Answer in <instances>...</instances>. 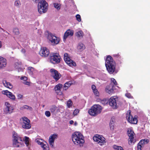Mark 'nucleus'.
I'll list each match as a JSON object with an SVG mask.
<instances>
[{
	"label": "nucleus",
	"mask_w": 150,
	"mask_h": 150,
	"mask_svg": "<svg viewBox=\"0 0 150 150\" xmlns=\"http://www.w3.org/2000/svg\"><path fill=\"white\" fill-rule=\"evenodd\" d=\"M56 107L54 106L53 105L52 106H51L50 107V110L51 112H54L56 110Z\"/></svg>",
	"instance_id": "obj_37"
},
{
	"label": "nucleus",
	"mask_w": 150,
	"mask_h": 150,
	"mask_svg": "<svg viewBox=\"0 0 150 150\" xmlns=\"http://www.w3.org/2000/svg\"><path fill=\"white\" fill-rule=\"evenodd\" d=\"M131 111L129 110L128 112L126 114V117L129 122L131 123V120L130 119Z\"/></svg>",
	"instance_id": "obj_26"
},
{
	"label": "nucleus",
	"mask_w": 150,
	"mask_h": 150,
	"mask_svg": "<svg viewBox=\"0 0 150 150\" xmlns=\"http://www.w3.org/2000/svg\"><path fill=\"white\" fill-rule=\"evenodd\" d=\"M74 123V121L72 120H71L69 121V123L70 124H72Z\"/></svg>",
	"instance_id": "obj_57"
},
{
	"label": "nucleus",
	"mask_w": 150,
	"mask_h": 150,
	"mask_svg": "<svg viewBox=\"0 0 150 150\" xmlns=\"http://www.w3.org/2000/svg\"><path fill=\"white\" fill-rule=\"evenodd\" d=\"M23 122L22 123V127L23 128L28 129L31 127V125L30 124V120L26 117H24L22 118Z\"/></svg>",
	"instance_id": "obj_10"
},
{
	"label": "nucleus",
	"mask_w": 150,
	"mask_h": 150,
	"mask_svg": "<svg viewBox=\"0 0 150 150\" xmlns=\"http://www.w3.org/2000/svg\"><path fill=\"white\" fill-rule=\"evenodd\" d=\"M113 56L115 57H118L120 56V55L118 54H113Z\"/></svg>",
	"instance_id": "obj_56"
},
{
	"label": "nucleus",
	"mask_w": 150,
	"mask_h": 150,
	"mask_svg": "<svg viewBox=\"0 0 150 150\" xmlns=\"http://www.w3.org/2000/svg\"><path fill=\"white\" fill-rule=\"evenodd\" d=\"M132 115V124H136L138 122V116L137 115L134 116V117L133 118Z\"/></svg>",
	"instance_id": "obj_28"
},
{
	"label": "nucleus",
	"mask_w": 150,
	"mask_h": 150,
	"mask_svg": "<svg viewBox=\"0 0 150 150\" xmlns=\"http://www.w3.org/2000/svg\"><path fill=\"white\" fill-rule=\"evenodd\" d=\"M29 143V141H25V144L27 145Z\"/></svg>",
	"instance_id": "obj_58"
},
{
	"label": "nucleus",
	"mask_w": 150,
	"mask_h": 150,
	"mask_svg": "<svg viewBox=\"0 0 150 150\" xmlns=\"http://www.w3.org/2000/svg\"><path fill=\"white\" fill-rule=\"evenodd\" d=\"M102 109L100 105H94L89 110L88 113L91 116H95L101 112Z\"/></svg>",
	"instance_id": "obj_3"
},
{
	"label": "nucleus",
	"mask_w": 150,
	"mask_h": 150,
	"mask_svg": "<svg viewBox=\"0 0 150 150\" xmlns=\"http://www.w3.org/2000/svg\"><path fill=\"white\" fill-rule=\"evenodd\" d=\"M13 32L16 35H18L20 33L19 29L17 28H13Z\"/></svg>",
	"instance_id": "obj_31"
},
{
	"label": "nucleus",
	"mask_w": 150,
	"mask_h": 150,
	"mask_svg": "<svg viewBox=\"0 0 150 150\" xmlns=\"http://www.w3.org/2000/svg\"><path fill=\"white\" fill-rule=\"evenodd\" d=\"M135 134L134 132L132 130V143H134L136 142V140L134 139Z\"/></svg>",
	"instance_id": "obj_42"
},
{
	"label": "nucleus",
	"mask_w": 150,
	"mask_h": 150,
	"mask_svg": "<svg viewBox=\"0 0 150 150\" xmlns=\"http://www.w3.org/2000/svg\"><path fill=\"white\" fill-rule=\"evenodd\" d=\"M23 83L25 85H29L30 84V83L27 81H24L23 82Z\"/></svg>",
	"instance_id": "obj_52"
},
{
	"label": "nucleus",
	"mask_w": 150,
	"mask_h": 150,
	"mask_svg": "<svg viewBox=\"0 0 150 150\" xmlns=\"http://www.w3.org/2000/svg\"><path fill=\"white\" fill-rule=\"evenodd\" d=\"M76 35L77 38H81L83 36L84 33L81 30L79 31L76 33Z\"/></svg>",
	"instance_id": "obj_27"
},
{
	"label": "nucleus",
	"mask_w": 150,
	"mask_h": 150,
	"mask_svg": "<svg viewBox=\"0 0 150 150\" xmlns=\"http://www.w3.org/2000/svg\"><path fill=\"white\" fill-rule=\"evenodd\" d=\"M76 20L77 21H78L79 22H80L81 21V16L79 14H77L76 16Z\"/></svg>",
	"instance_id": "obj_43"
},
{
	"label": "nucleus",
	"mask_w": 150,
	"mask_h": 150,
	"mask_svg": "<svg viewBox=\"0 0 150 150\" xmlns=\"http://www.w3.org/2000/svg\"><path fill=\"white\" fill-rule=\"evenodd\" d=\"M111 83H112L113 84V87L114 86H116L117 84V83L115 80L113 78L111 79Z\"/></svg>",
	"instance_id": "obj_39"
},
{
	"label": "nucleus",
	"mask_w": 150,
	"mask_h": 150,
	"mask_svg": "<svg viewBox=\"0 0 150 150\" xmlns=\"http://www.w3.org/2000/svg\"><path fill=\"white\" fill-rule=\"evenodd\" d=\"M3 83L4 86L7 88L11 89L13 87L11 84L10 83L7 82L6 80L3 81Z\"/></svg>",
	"instance_id": "obj_22"
},
{
	"label": "nucleus",
	"mask_w": 150,
	"mask_h": 150,
	"mask_svg": "<svg viewBox=\"0 0 150 150\" xmlns=\"http://www.w3.org/2000/svg\"><path fill=\"white\" fill-rule=\"evenodd\" d=\"M60 57L59 54L53 53L50 54V62L54 64L58 63L60 62Z\"/></svg>",
	"instance_id": "obj_6"
},
{
	"label": "nucleus",
	"mask_w": 150,
	"mask_h": 150,
	"mask_svg": "<svg viewBox=\"0 0 150 150\" xmlns=\"http://www.w3.org/2000/svg\"><path fill=\"white\" fill-rule=\"evenodd\" d=\"M105 65L108 72L112 74L114 71L115 68V63L113 61V58L110 56H107L105 61Z\"/></svg>",
	"instance_id": "obj_1"
},
{
	"label": "nucleus",
	"mask_w": 150,
	"mask_h": 150,
	"mask_svg": "<svg viewBox=\"0 0 150 150\" xmlns=\"http://www.w3.org/2000/svg\"><path fill=\"white\" fill-rule=\"evenodd\" d=\"M74 125L75 126H76L77 125V123L76 122H75L74 123Z\"/></svg>",
	"instance_id": "obj_60"
},
{
	"label": "nucleus",
	"mask_w": 150,
	"mask_h": 150,
	"mask_svg": "<svg viewBox=\"0 0 150 150\" xmlns=\"http://www.w3.org/2000/svg\"><path fill=\"white\" fill-rule=\"evenodd\" d=\"M18 99L22 98L23 97V96L21 94H19L18 95Z\"/></svg>",
	"instance_id": "obj_54"
},
{
	"label": "nucleus",
	"mask_w": 150,
	"mask_h": 150,
	"mask_svg": "<svg viewBox=\"0 0 150 150\" xmlns=\"http://www.w3.org/2000/svg\"><path fill=\"white\" fill-rule=\"evenodd\" d=\"M25 109H27L29 110H32V108L31 107L26 105H24L20 108L21 110H23Z\"/></svg>",
	"instance_id": "obj_29"
},
{
	"label": "nucleus",
	"mask_w": 150,
	"mask_h": 150,
	"mask_svg": "<svg viewBox=\"0 0 150 150\" xmlns=\"http://www.w3.org/2000/svg\"><path fill=\"white\" fill-rule=\"evenodd\" d=\"M113 148L115 150H123V148L121 146L114 145Z\"/></svg>",
	"instance_id": "obj_35"
},
{
	"label": "nucleus",
	"mask_w": 150,
	"mask_h": 150,
	"mask_svg": "<svg viewBox=\"0 0 150 150\" xmlns=\"http://www.w3.org/2000/svg\"><path fill=\"white\" fill-rule=\"evenodd\" d=\"M109 104L113 108H117L116 100L113 97H111L109 99Z\"/></svg>",
	"instance_id": "obj_16"
},
{
	"label": "nucleus",
	"mask_w": 150,
	"mask_h": 150,
	"mask_svg": "<svg viewBox=\"0 0 150 150\" xmlns=\"http://www.w3.org/2000/svg\"><path fill=\"white\" fill-rule=\"evenodd\" d=\"M93 91V93L96 96H99V93L97 89L96 90H94V91Z\"/></svg>",
	"instance_id": "obj_47"
},
{
	"label": "nucleus",
	"mask_w": 150,
	"mask_h": 150,
	"mask_svg": "<svg viewBox=\"0 0 150 150\" xmlns=\"http://www.w3.org/2000/svg\"><path fill=\"white\" fill-rule=\"evenodd\" d=\"M21 80H23L24 81H26L27 80L28 78L26 76H23L22 77H21Z\"/></svg>",
	"instance_id": "obj_49"
},
{
	"label": "nucleus",
	"mask_w": 150,
	"mask_h": 150,
	"mask_svg": "<svg viewBox=\"0 0 150 150\" xmlns=\"http://www.w3.org/2000/svg\"><path fill=\"white\" fill-rule=\"evenodd\" d=\"M125 95L126 96V97H127L128 98H131V95L130 93H127L125 94Z\"/></svg>",
	"instance_id": "obj_50"
},
{
	"label": "nucleus",
	"mask_w": 150,
	"mask_h": 150,
	"mask_svg": "<svg viewBox=\"0 0 150 150\" xmlns=\"http://www.w3.org/2000/svg\"><path fill=\"white\" fill-rule=\"evenodd\" d=\"M54 7L57 10H59L60 8V4L57 3H54Z\"/></svg>",
	"instance_id": "obj_33"
},
{
	"label": "nucleus",
	"mask_w": 150,
	"mask_h": 150,
	"mask_svg": "<svg viewBox=\"0 0 150 150\" xmlns=\"http://www.w3.org/2000/svg\"><path fill=\"white\" fill-rule=\"evenodd\" d=\"M79 112V110L78 109H75L73 113V115L74 116L76 115Z\"/></svg>",
	"instance_id": "obj_44"
},
{
	"label": "nucleus",
	"mask_w": 150,
	"mask_h": 150,
	"mask_svg": "<svg viewBox=\"0 0 150 150\" xmlns=\"http://www.w3.org/2000/svg\"><path fill=\"white\" fill-rule=\"evenodd\" d=\"M50 72L51 76L56 81H57L61 78V75L55 69H51Z\"/></svg>",
	"instance_id": "obj_9"
},
{
	"label": "nucleus",
	"mask_w": 150,
	"mask_h": 150,
	"mask_svg": "<svg viewBox=\"0 0 150 150\" xmlns=\"http://www.w3.org/2000/svg\"><path fill=\"white\" fill-rule=\"evenodd\" d=\"M107 100L105 99H103L101 101V103L104 105L106 104L107 103Z\"/></svg>",
	"instance_id": "obj_48"
},
{
	"label": "nucleus",
	"mask_w": 150,
	"mask_h": 150,
	"mask_svg": "<svg viewBox=\"0 0 150 150\" xmlns=\"http://www.w3.org/2000/svg\"><path fill=\"white\" fill-rule=\"evenodd\" d=\"M131 129L129 128L128 129L127 132V134L129 137L128 139L129 144L130 145L131 144Z\"/></svg>",
	"instance_id": "obj_23"
},
{
	"label": "nucleus",
	"mask_w": 150,
	"mask_h": 150,
	"mask_svg": "<svg viewBox=\"0 0 150 150\" xmlns=\"http://www.w3.org/2000/svg\"><path fill=\"white\" fill-rule=\"evenodd\" d=\"M14 110L12 105L8 102H5L4 109V113L6 114H10L13 112Z\"/></svg>",
	"instance_id": "obj_7"
},
{
	"label": "nucleus",
	"mask_w": 150,
	"mask_h": 150,
	"mask_svg": "<svg viewBox=\"0 0 150 150\" xmlns=\"http://www.w3.org/2000/svg\"><path fill=\"white\" fill-rule=\"evenodd\" d=\"M93 139L95 142H97L100 146H102L106 143L105 138L100 135H95L93 137Z\"/></svg>",
	"instance_id": "obj_5"
},
{
	"label": "nucleus",
	"mask_w": 150,
	"mask_h": 150,
	"mask_svg": "<svg viewBox=\"0 0 150 150\" xmlns=\"http://www.w3.org/2000/svg\"><path fill=\"white\" fill-rule=\"evenodd\" d=\"M21 5V3L19 1H16L14 3V5L17 7H19Z\"/></svg>",
	"instance_id": "obj_36"
},
{
	"label": "nucleus",
	"mask_w": 150,
	"mask_h": 150,
	"mask_svg": "<svg viewBox=\"0 0 150 150\" xmlns=\"http://www.w3.org/2000/svg\"><path fill=\"white\" fill-rule=\"evenodd\" d=\"M113 84L110 83L109 85L106 86L105 89L106 92L109 94H112L114 93Z\"/></svg>",
	"instance_id": "obj_14"
},
{
	"label": "nucleus",
	"mask_w": 150,
	"mask_h": 150,
	"mask_svg": "<svg viewBox=\"0 0 150 150\" xmlns=\"http://www.w3.org/2000/svg\"><path fill=\"white\" fill-rule=\"evenodd\" d=\"M71 84L72 83L71 81L66 82L64 86V89L65 90L67 89L71 86Z\"/></svg>",
	"instance_id": "obj_30"
},
{
	"label": "nucleus",
	"mask_w": 150,
	"mask_h": 150,
	"mask_svg": "<svg viewBox=\"0 0 150 150\" xmlns=\"http://www.w3.org/2000/svg\"><path fill=\"white\" fill-rule=\"evenodd\" d=\"M67 106L68 108H70L72 106V103L71 100H69L67 102Z\"/></svg>",
	"instance_id": "obj_40"
},
{
	"label": "nucleus",
	"mask_w": 150,
	"mask_h": 150,
	"mask_svg": "<svg viewBox=\"0 0 150 150\" xmlns=\"http://www.w3.org/2000/svg\"><path fill=\"white\" fill-rule=\"evenodd\" d=\"M25 141H29V137H25Z\"/></svg>",
	"instance_id": "obj_55"
},
{
	"label": "nucleus",
	"mask_w": 150,
	"mask_h": 150,
	"mask_svg": "<svg viewBox=\"0 0 150 150\" xmlns=\"http://www.w3.org/2000/svg\"><path fill=\"white\" fill-rule=\"evenodd\" d=\"M2 46V42L1 41H0V48Z\"/></svg>",
	"instance_id": "obj_59"
},
{
	"label": "nucleus",
	"mask_w": 150,
	"mask_h": 150,
	"mask_svg": "<svg viewBox=\"0 0 150 150\" xmlns=\"http://www.w3.org/2000/svg\"><path fill=\"white\" fill-rule=\"evenodd\" d=\"M143 140H144V144H147L149 142V139H145Z\"/></svg>",
	"instance_id": "obj_51"
},
{
	"label": "nucleus",
	"mask_w": 150,
	"mask_h": 150,
	"mask_svg": "<svg viewBox=\"0 0 150 150\" xmlns=\"http://www.w3.org/2000/svg\"><path fill=\"white\" fill-rule=\"evenodd\" d=\"M39 53L41 56L46 57L49 55L50 52L49 50L46 47H42Z\"/></svg>",
	"instance_id": "obj_13"
},
{
	"label": "nucleus",
	"mask_w": 150,
	"mask_h": 150,
	"mask_svg": "<svg viewBox=\"0 0 150 150\" xmlns=\"http://www.w3.org/2000/svg\"><path fill=\"white\" fill-rule=\"evenodd\" d=\"M41 147L43 148V150H49V149L46 144H44L43 143L41 145Z\"/></svg>",
	"instance_id": "obj_38"
},
{
	"label": "nucleus",
	"mask_w": 150,
	"mask_h": 150,
	"mask_svg": "<svg viewBox=\"0 0 150 150\" xmlns=\"http://www.w3.org/2000/svg\"><path fill=\"white\" fill-rule=\"evenodd\" d=\"M13 145L14 147H18L19 146L18 145L19 143V140L21 141V140L20 137H19L17 135V134L14 133L13 135Z\"/></svg>",
	"instance_id": "obj_12"
},
{
	"label": "nucleus",
	"mask_w": 150,
	"mask_h": 150,
	"mask_svg": "<svg viewBox=\"0 0 150 150\" xmlns=\"http://www.w3.org/2000/svg\"><path fill=\"white\" fill-rule=\"evenodd\" d=\"M28 72L29 74L31 75H32L33 74V72L34 71V69L33 68L31 67H29L28 68Z\"/></svg>",
	"instance_id": "obj_32"
},
{
	"label": "nucleus",
	"mask_w": 150,
	"mask_h": 150,
	"mask_svg": "<svg viewBox=\"0 0 150 150\" xmlns=\"http://www.w3.org/2000/svg\"><path fill=\"white\" fill-rule=\"evenodd\" d=\"M85 48V47L84 44L81 43L80 42L77 47V49L80 51H82Z\"/></svg>",
	"instance_id": "obj_24"
},
{
	"label": "nucleus",
	"mask_w": 150,
	"mask_h": 150,
	"mask_svg": "<svg viewBox=\"0 0 150 150\" xmlns=\"http://www.w3.org/2000/svg\"><path fill=\"white\" fill-rule=\"evenodd\" d=\"M10 92L8 90H3L2 91V93L3 94L6 95L7 96H8Z\"/></svg>",
	"instance_id": "obj_41"
},
{
	"label": "nucleus",
	"mask_w": 150,
	"mask_h": 150,
	"mask_svg": "<svg viewBox=\"0 0 150 150\" xmlns=\"http://www.w3.org/2000/svg\"><path fill=\"white\" fill-rule=\"evenodd\" d=\"M74 32L73 30H68L65 33L64 36V39L65 40L69 36H72L73 35Z\"/></svg>",
	"instance_id": "obj_19"
},
{
	"label": "nucleus",
	"mask_w": 150,
	"mask_h": 150,
	"mask_svg": "<svg viewBox=\"0 0 150 150\" xmlns=\"http://www.w3.org/2000/svg\"><path fill=\"white\" fill-rule=\"evenodd\" d=\"M6 33H7V34H9V33L7 31H6Z\"/></svg>",
	"instance_id": "obj_61"
},
{
	"label": "nucleus",
	"mask_w": 150,
	"mask_h": 150,
	"mask_svg": "<svg viewBox=\"0 0 150 150\" xmlns=\"http://www.w3.org/2000/svg\"><path fill=\"white\" fill-rule=\"evenodd\" d=\"M64 59L65 62L69 66L72 67L76 66V63L70 58L68 54L67 53L64 54Z\"/></svg>",
	"instance_id": "obj_11"
},
{
	"label": "nucleus",
	"mask_w": 150,
	"mask_h": 150,
	"mask_svg": "<svg viewBox=\"0 0 150 150\" xmlns=\"http://www.w3.org/2000/svg\"><path fill=\"white\" fill-rule=\"evenodd\" d=\"M62 85L60 83L58 84L55 86L54 90L57 94L61 95L62 94V92H61L60 89L62 88Z\"/></svg>",
	"instance_id": "obj_17"
},
{
	"label": "nucleus",
	"mask_w": 150,
	"mask_h": 150,
	"mask_svg": "<svg viewBox=\"0 0 150 150\" xmlns=\"http://www.w3.org/2000/svg\"><path fill=\"white\" fill-rule=\"evenodd\" d=\"M47 39L51 42L54 45L58 44L59 42V38L53 35L51 33L48 32Z\"/></svg>",
	"instance_id": "obj_8"
},
{
	"label": "nucleus",
	"mask_w": 150,
	"mask_h": 150,
	"mask_svg": "<svg viewBox=\"0 0 150 150\" xmlns=\"http://www.w3.org/2000/svg\"><path fill=\"white\" fill-rule=\"evenodd\" d=\"M7 97L12 100H14L15 99V96L11 92L9 93Z\"/></svg>",
	"instance_id": "obj_34"
},
{
	"label": "nucleus",
	"mask_w": 150,
	"mask_h": 150,
	"mask_svg": "<svg viewBox=\"0 0 150 150\" xmlns=\"http://www.w3.org/2000/svg\"><path fill=\"white\" fill-rule=\"evenodd\" d=\"M91 88L93 91H94V90L96 89V86L94 85H92Z\"/></svg>",
	"instance_id": "obj_53"
},
{
	"label": "nucleus",
	"mask_w": 150,
	"mask_h": 150,
	"mask_svg": "<svg viewBox=\"0 0 150 150\" xmlns=\"http://www.w3.org/2000/svg\"><path fill=\"white\" fill-rule=\"evenodd\" d=\"M115 126V120L114 118H112L109 123V126L110 130L113 131L114 129Z\"/></svg>",
	"instance_id": "obj_20"
},
{
	"label": "nucleus",
	"mask_w": 150,
	"mask_h": 150,
	"mask_svg": "<svg viewBox=\"0 0 150 150\" xmlns=\"http://www.w3.org/2000/svg\"><path fill=\"white\" fill-rule=\"evenodd\" d=\"M57 134H54L50 137L49 139V143L52 147H54L53 145L54 140L57 138Z\"/></svg>",
	"instance_id": "obj_15"
},
{
	"label": "nucleus",
	"mask_w": 150,
	"mask_h": 150,
	"mask_svg": "<svg viewBox=\"0 0 150 150\" xmlns=\"http://www.w3.org/2000/svg\"><path fill=\"white\" fill-rule=\"evenodd\" d=\"M6 65V60L5 59L0 57V69L5 67Z\"/></svg>",
	"instance_id": "obj_18"
},
{
	"label": "nucleus",
	"mask_w": 150,
	"mask_h": 150,
	"mask_svg": "<svg viewBox=\"0 0 150 150\" xmlns=\"http://www.w3.org/2000/svg\"><path fill=\"white\" fill-rule=\"evenodd\" d=\"M144 140L143 139L141 140L138 144V150H141V148L144 146Z\"/></svg>",
	"instance_id": "obj_25"
},
{
	"label": "nucleus",
	"mask_w": 150,
	"mask_h": 150,
	"mask_svg": "<svg viewBox=\"0 0 150 150\" xmlns=\"http://www.w3.org/2000/svg\"><path fill=\"white\" fill-rule=\"evenodd\" d=\"M72 140L76 145L83 144L84 142V137L82 134L79 132H76L72 136Z\"/></svg>",
	"instance_id": "obj_2"
},
{
	"label": "nucleus",
	"mask_w": 150,
	"mask_h": 150,
	"mask_svg": "<svg viewBox=\"0 0 150 150\" xmlns=\"http://www.w3.org/2000/svg\"><path fill=\"white\" fill-rule=\"evenodd\" d=\"M22 63L21 62L18 61L16 62L14 64L15 68L18 70V71H22L21 69Z\"/></svg>",
	"instance_id": "obj_21"
},
{
	"label": "nucleus",
	"mask_w": 150,
	"mask_h": 150,
	"mask_svg": "<svg viewBox=\"0 0 150 150\" xmlns=\"http://www.w3.org/2000/svg\"><path fill=\"white\" fill-rule=\"evenodd\" d=\"M44 106H45V105H42V107L43 108H44Z\"/></svg>",
	"instance_id": "obj_62"
},
{
	"label": "nucleus",
	"mask_w": 150,
	"mask_h": 150,
	"mask_svg": "<svg viewBox=\"0 0 150 150\" xmlns=\"http://www.w3.org/2000/svg\"><path fill=\"white\" fill-rule=\"evenodd\" d=\"M48 4L45 0L38 4V12L40 14L46 13L47 10Z\"/></svg>",
	"instance_id": "obj_4"
},
{
	"label": "nucleus",
	"mask_w": 150,
	"mask_h": 150,
	"mask_svg": "<svg viewBox=\"0 0 150 150\" xmlns=\"http://www.w3.org/2000/svg\"><path fill=\"white\" fill-rule=\"evenodd\" d=\"M40 139H35V141L38 144L41 145L43 143L42 142H41L40 141Z\"/></svg>",
	"instance_id": "obj_46"
},
{
	"label": "nucleus",
	"mask_w": 150,
	"mask_h": 150,
	"mask_svg": "<svg viewBox=\"0 0 150 150\" xmlns=\"http://www.w3.org/2000/svg\"><path fill=\"white\" fill-rule=\"evenodd\" d=\"M45 115L47 117H49L51 115V113L49 111H46L45 112Z\"/></svg>",
	"instance_id": "obj_45"
}]
</instances>
